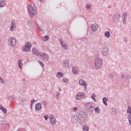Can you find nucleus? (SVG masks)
<instances>
[{
    "mask_svg": "<svg viewBox=\"0 0 131 131\" xmlns=\"http://www.w3.org/2000/svg\"><path fill=\"white\" fill-rule=\"evenodd\" d=\"M28 10L29 14L31 17H34L35 14H36V7L34 3H31L30 5L28 6Z\"/></svg>",
    "mask_w": 131,
    "mask_h": 131,
    "instance_id": "obj_1",
    "label": "nucleus"
},
{
    "mask_svg": "<svg viewBox=\"0 0 131 131\" xmlns=\"http://www.w3.org/2000/svg\"><path fill=\"white\" fill-rule=\"evenodd\" d=\"M32 45L30 41L25 42V45L23 48V51L26 52V53H29L30 52V49H31Z\"/></svg>",
    "mask_w": 131,
    "mask_h": 131,
    "instance_id": "obj_2",
    "label": "nucleus"
},
{
    "mask_svg": "<svg viewBox=\"0 0 131 131\" xmlns=\"http://www.w3.org/2000/svg\"><path fill=\"white\" fill-rule=\"evenodd\" d=\"M102 65H103V61H102V60L100 58H97L95 59V66L97 69L98 70L101 69Z\"/></svg>",
    "mask_w": 131,
    "mask_h": 131,
    "instance_id": "obj_3",
    "label": "nucleus"
},
{
    "mask_svg": "<svg viewBox=\"0 0 131 131\" xmlns=\"http://www.w3.org/2000/svg\"><path fill=\"white\" fill-rule=\"evenodd\" d=\"M8 43L11 47H15L17 43L16 38L14 37H10L8 39Z\"/></svg>",
    "mask_w": 131,
    "mask_h": 131,
    "instance_id": "obj_4",
    "label": "nucleus"
},
{
    "mask_svg": "<svg viewBox=\"0 0 131 131\" xmlns=\"http://www.w3.org/2000/svg\"><path fill=\"white\" fill-rule=\"evenodd\" d=\"M91 104H92V102L86 103V106H85V108L86 110H87V111L92 113L94 112V110H95V108L93 107V105H91Z\"/></svg>",
    "mask_w": 131,
    "mask_h": 131,
    "instance_id": "obj_5",
    "label": "nucleus"
},
{
    "mask_svg": "<svg viewBox=\"0 0 131 131\" xmlns=\"http://www.w3.org/2000/svg\"><path fill=\"white\" fill-rule=\"evenodd\" d=\"M49 119L50 120V124L51 125H55L57 122V120H56V118L54 117L53 115H50L49 116Z\"/></svg>",
    "mask_w": 131,
    "mask_h": 131,
    "instance_id": "obj_6",
    "label": "nucleus"
},
{
    "mask_svg": "<svg viewBox=\"0 0 131 131\" xmlns=\"http://www.w3.org/2000/svg\"><path fill=\"white\" fill-rule=\"evenodd\" d=\"M40 56V57H42L43 62H47V61L49 60V55L46 53H41Z\"/></svg>",
    "mask_w": 131,
    "mask_h": 131,
    "instance_id": "obj_7",
    "label": "nucleus"
},
{
    "mask_svg": "<svg viewBox=\"0 0 131 131\" xmlns=\"http://www.w3.org/2000/svg\"><path fill=\"white\" fill-rule=\"evenodd\" d=\"M102 54L103 56H108L109 55V49L107 47H105L102 49Z\"/></svg>",
    "mask_w": 131,
    "mask_h": 131,
    "instance_id": "obj_8",
    "label": "nucleus"
},
{
    "mask_svg": "<svg viewBox=\"0 0 131 131\" xmlns=\"http://www.w3.org/2000/svg\"><path fill=\"white\" fill-rule=\"evenodd\" d=\"M79 85L84 86V89H86V88L88 86V84L86 83V82H85L84 80H83L82 79L79 80Z\"/></svg>",
    "mask_w": 131,
    "mask_h": 131,
    "instance_id": "obj_9",
    "label": "nucleus"
},
{
    "mask_svg": "<svg viewBox=\"0 0 131 131\" xmlns=\"http://www.w3.org/2000/svg\"><path fill=\"white\" fill-rule=\"evenodd\" d=\"M42 106L41 103H37L35 105V108L36 111H40L41 110Z\"/></svg>",
    "mask_w": 131,
    "mask_h": 131,
    "instance_id": "obj_10",
    "label": "nucleus"
},
{
    "mask_svg": "<svg viewBox=\"0 0 131 131\" xmlns=\"http://www.w3.org/2000/svg\"><path fill=\"white\" fill-rule=\"evenodd\" d=\"M32 52L33 55H35L36 56H40V54H41V52H38V51L36 49H33Z\"/></svg>",
    "mask_w": 131,
    "mask_h": 131,
    "instance_id": "obj_11",
    "label": "nucleus"
},
{
    "mask_svg": "<svg viewBox=\"0 0 131 131\" xmlns=\"http://www.w3.org/2000/svg\"><path fill=\"white\" fill-rule=\"evenodd\" d=\"M98 27H99L98 26V25H97V24H92L91 25V29L94 32L97 31V30H98Z\"/></svg>",
    "mask_w": 131,
    "mask_h": 131,
    "instance_id": "obj_12",
    "label": "nucleus"
},
{
    "mask_svg": "<svg viewBox=\"0 0 131 131\" xmlns=\"http://www.w3.org/2000/svg\"><path fill=\"white\" fill-rule=\"evenodd\" d=\"M59 41L60 42V45H61V47H62V48L64 49V50H68V46H67V45H66L65 44V43H64L63 42V40L62 39H59Z\"/></svg>",
    "mask_w": 131,
    "mask_h": 131,
    "instance_id": "obj_13",
    "label": "nucleus"
},
{
    "mask_svg": "<svg viewBox=\"0 0 131 131\" xmlns=\"http://www.w3.org/2000/svg\"><path fill=\"white\" fill-rule=\"evenodd\" d=\"M82 114H83L82 111H80L77 114L76 116L78 117L79 120H81L82 118H83V116L82 115Z\"/></svg>",
    "mask_w": 131,
    "mask_h": 131,
    "instance_id": "obj_14",
    "label": "nucleus"
},
{
    "mask_svg": "<svg viewBox=\"0 0 131 131\" xmlns=\"http://www.w3.org/2000/svg\"><path fill=\"white\" fill-rule=\"evenodd\" d=\"M82 97H84V94L82 93H78L76 96V99L77 100H80Z\"/></svg>",
    "mask_w": 131,
    "mask_h": 131,
    "instance_id": "obj_15",
    "label": "nucleus"
},
{
    "mask_svg": "<svg viewBox=\"0 0 131 131\" xmlns=\"http://www.w3.org/2000/svg\"><path fill=\"white\" fill-rule=\"evenodd\" d=\"M16 26V25L15 24V22L11 21V27H10V30L11 31H14V29L15 28Z\"/></svg>",
    "mask_w": 131,
    "mask_h": 131,
    "instance_id": "obj_16",
    "label": "nucleus"
},
{
    "mask_svg": "<svg viewBox=\"0 0 131 131\" xmlns=\"http://www.w3.org/2000/svg\"><path fill=\"white\" fill-rule=\"evenodd\" d=\"M7 5V2L5 0H1L0 1V8H3Z\"/></svg>",
    "mask_w": 131,
    "mask_h": 131,
    "instance_id": "obj_17",
    "label": "nucleus"
},
{
    "mask_svg": "<svg viewBox=\"0 0 131 131\" xmlns=\"http://www.w3.org/2000/svg\"><path fill=\"white\" fill-rule=\"evenodd\" d=\"M0 110H1L4 114H7V108H5L2 105H0Z\"/></svg>",
    "mask_w": 131,
    "mask_h": 131,
    "instance_id": "obj_18",
    "label": "nucleus"
},
{
    "mask_svg": "<svg viewBox=\"0 0 131 131\" xmlns=\"http://www.w3.org/2000/svg\"><path fill=\"white\" fill-rule=\"evenodd\" d=\"M18 67L21 69L22 68V65H23V60L22 59H19L18 61Z\"/></svg>",
    "mask_w": 131,
    "mask_h": 131,
    "instance_id": "obj_19",
    "label": "nucleus"
},
{
    "mask_svg": "<svg viewBox=\"0 0 131 131\" xmlns=\"http://www.w3.org/2000/svg\"><path fill=\"white\" fill-rule=\"evenodd\" d=\"M56 76L58 78H60V77H63L64 76V74L61 72H58L56 74Z\"/></svg>",
    "mask_w": 131,
    "mask_h": 131,
    "instance_id": "obj_20",
    "label": "nucleus"
},
{
    "mask_svg": "<svg viewBox=\"0 0 131 131\" xmlns=\"http://www.w3.org/2000/svg\"><path fill=\"white\" fill-rule=\"evenodd\" d=\"M69 62V61L68 60H66L63 61L62 64L64 67H68V66L69 65V63H68Z\"/></svg>",
    "mask_w": 131,
    "mask_h": 131,
    "instance_id": "obj_21",
    "label": "nucleus"
},
{
    "mask_svg": "<svg viewBox=\"0 0 131 131\" xmlns=\"http://www.w3.org/2000/svg\"><path fill=\"white\" fill-rule=\"evenodd\" d=\"M112 19H113V22L115 24L117 23V22H118V21H119L120 18L113 16Z\"/></svg>",
    "mask_w": 131,
    "mask_h": 131,
    "instance_id": "obj_22",
    "label": "nucleus"
},
{
    "mask_svg": "<svg viewBox=\"0 0 131 131\" xmlns=\"http://www.w3.org/2000/svg\"><path fill=\"white\" fill-rule=\"evenodd\" d=\"M95 113L96 114H100V113H101V110H100L99 107L97 106L96 107H95Z\"/></svg>",
    "mask_w": 131,
    "mask_h": 131,
    "instance_id": "obj_23",
    "label": "nucleus"
},
{
    "mask_svg": "<svg viewBox=\"0 0 131 131\" xmlns=\"http://www.w3.org/2000/svg\"><path fill=\"white\" fill-rule=\"evenodd\" d=\"M42 38L43 41H48L50 38V37L49 36L45 35L43 36Z\"/></svg>",
    "mask_w": 131,
    "mask_h": 131,
    "instance_id": "obj_24",
    "label": "nucleus"
},
{
    "mask_svg": "<svg viewBox=\"0 0 131 131\" xmlns=\"http://www.w3.org/2000/svg\"><path fill=\"white\" fill-rule=\"evenodd\" d=\"M103 103L104 105H105V106H107V101H108V99L106 97H103L102 98Z\"/></svg>",
    "mask_w": 131,
    "mask_h": 131,
    "instance_id": "obj_25",
    "label": "nucleus"
},
{
    "mask_svg": "<svg viewBox=\"0 0 131 131\" xmlns=\"http://www.w3.org/2000/svg\"><path fill=\"white\" fill-rule=\"evenodd\" d=\"M104 35L105 37L107 38H109L110 37V32L109 31H106L104 33Z\"/></svg>",
    "mask_w": 131,
    "mask_h": 131,
    "instance_id": "obj_26",
    "label": "nucleus"
},
{
    "mask_svg": "<svg viewBox=\"0 0 131 131\" xmlns=\"http://www.w3.org/2000/svg\"><path fill=\"white\" fill-rule=\"evenodd\" d=\"M72 72L74 74H77V71H76V67H73L72 68Z\"/></svg>",
    "mask_w": 131,
    "mask_h": 131,
    "instance_id": "obj_27",
    "label": "nucleus"
},
{
    "mask_svg": "<svg viewBox=\"0 0 131 131\" xmlns=\"http://www.w3.org/2000/svg\"><path fill=\"white\" fill-rule=\"evenodd\" d=\"M114 17L120 19V14H119L118 12H116L114 15Z\"/></svg>",
    "mask_w": 131,
    "mask_h": 131,
    "instance_id": "obj_28",
    "label": "nucleus"
},
{
    "mask_svg": "<svg viewBox=\"0 0 131 131\" xmlns=\"http://www.w3.org/2000/svg\"><path fill=\"white\" fill-rule=\"evenodd\" d=\"M83 131H88L89 130V126L87 125H85L83 127Z\"/></svg>",
    "mask_w": 131,
    "mask_h": 131,
    "instance_id": "obj_29",
    "label": "nucleus"
},
{
    "mask_svg": "<svg viewBox=\"0 0 131 131\" xmlns=\"http://www.w3.org/2000/svg\"><path fill=\"white\" fill-rule=\"evenodd\" d=\"M41 105H42L43 106H45L46 107V105H47V101L46 100H42L41 103Z\"/></svg>",
    "mask_w": 131,
    "mask_h": 131,
    "instance_id": "obj_30",
    "label": "nucleus"
},
{
    "mask_svg": "<svg viewBox=\"0 0 131 131\" xmlns=\"http://www.w3.org/2000/svg\"><path fill=\"white\" fill-rule=\"evenodd\" d=\"M127 113H128L129 114H131V107L130 106H128L127 110Z\"/></svg>",
    "mask_w": 131,
    "mask_h": 131,
    "instance_id": "obj_31",
    "label": "nucleus"
},
{
    "mask_svg": "<svg viewBox=\"0 0 131 131\" xmlns=\"http://www.w3.org/2000/svg\"><path fill=\"white\" fill-rule=\"evenodd\" d=\"M83 117H84V119L85 120L86 118H88V114L84 112L83 114H82Z\"/></svg>",
    "mask_w": 131,
    "mask_h": 131,
    "instance_id": "obj_32",
    "label": "nucleus"
},
{
    "mask_svg": "<svg viewBox=\"0 0 131 131\" xmlns=\"http://www.w3.org/2000/svg\"><path fill=\"white\" fill-rule=\"evenodd\" d=\"M7 99L9 101H10V102H12V101L13 100V96H8Z\"/></svg>",
    "mask_w": 131,
    "mask_h": 131,
    "instance_id": "obj_33",
    "label": "nucleus"
},
{
    "mask_svg": "<svg viewBox=\"0 0 131 131\" xmlns=\"http://www.w3.org/2000/svg\"><path fill=\"white\" fill-rule=\"evenodd\" d=\"M95 97H96V95L95 93H93L91 96V99H93V100L96 102V98H95Z\"/></svg>",
    "mask_w": 131,
    "mask_h": 131,
    "instance_id": "obj_34",
    "label": "nucleus"
},
{
    "mask_svg": "<svg viewBox=\"0 0 131 131\" xmlns=\"http://www.w3.org/2000/svg\"><path fill=\"white\" fill-rule=\"evenodd\" d=\"M38 64H39L40 65L41 67H42V68H43V67H45V65L43 64V63L42 61H38Z\"/></svg>",
    "mask_w": 131,
    "mask_h": 131,
    "instance_id": "obj_35",
    "label": "nucleus"
},
{
    "mask_svg": "<svg viewBox=\"0 0 131 131\" xmlns=\"http://www.w3.org/2000/svg\"><path fill=\"white\" fill-rule=\"evenodd\" d=\"M110 77L113 79H114V78H115V76L114 75V74H113V73H112L110 74Z\"/></svg>",
    "mask_w": 131,
    "mask_h": 131,
    "instance_id": "obj_36",
    "label": "nucleus"
},
{
    "mask_svg": "<svg viewBox=\"0 0 131 131\" xmlns=\"http://www.w3.org/2000/svg\"><path fill=\"white\" fill-rule=\"evenodd\" d=\"M27 25L30 27H31V25H32V24L31 23V21L30 20H28L27 21Z\"/></svg>",
    "mask_w": 131,
    "mask_h": 131,
    "instance_id": "obj_37",
    "label": "nucleus"
},
{
    "mask_svg": "<svg viewBox=\"0 0 131 131\" xmlns=\"http://www.w3.org/2000/svg\"><path fill=\"white\" fill-rule=\"evenodd\" d=\"M127 118L128 119L129 123H130V120H131V115L129 114L127 116Z\"/></svg>",
    "mask_w": 131,
    "mask_h": 131,
    "instance_id": "obj_38",
    "label": "nucleus"
},
{
    "mask_svg": "<svg viewBox=\"0 0 131 131\" xmlns=\"http://www.w3.org/2000/svg\"><path fill=\"white\" fill-rule=\"evenodd\" d=\"M123 41L124 42H125V43H127V39L126 38V37H123Z\"/></svg>",
    "mask_w": 131,
    "mask_h": 131,
    "instance_id": "obj_39",
    "label": "nucleus"
},
{
    "mask_svg": "<svg viewBox=\"0 0 131 131\" xmlns=\"http://www.w3.org/2000/svg\"><path fill=\"white\" fill-rule=\"evenodd\" d=\"M113 110H114V111H113L112 112V114H116V113H117L116 112V110L114 108H113Z\"/></svg>",
    "mask_w": 131,
    "mask_h": 131,
    "instance_id": "obj_40",
    "label": "nucleus"
},
{
    "mask_svg": "<svg viewBox=\"0 0 131 131\" xmlns=\"http://www.w3.org/2000/svg\"><path fill=\"white\" fill-rule=\"evenodd\" d=\"M0 82H1V83H5V81L4 80V79H3V78H2V77H0Z\"/></svg>",
    "mask_w": 131,
    "mask_h": 131,
    "instance_id": "obj_41",
    "label": "nucleus"
},
{
    "mask_svg": "<svg viewBox=\"0 0 131 131\" xmlns=\"http://www.w3.org/2000/svg\"><path fill=\"white\" fill-rule=\"evenodd\" d=\"M34 99H33V100L31 101V107H32V104H34Z\"/></svg>",
    "mask_w": 131,
    "mask_h": 131,
    "instance_id": "obj_42",
    "label": "nucleus"
},
{
    "mask_svg": "<svg viewBox=\"0 0 131 131\" xmlns=\"http://www.w3.org/2000/svg\"><path fill=\"white\" fill-rule=\"evenodd\" d=\"M44 118H45V120H47V121H48V118H49V116L48 115H46L44 116Z\"/></svg>",
    "mask_w": 131,
    "mask_h": 131,
    "instance_id": "obj_43",
    "label": "nucleus"
},
{
    "mask_svg": "<svg viewBox=\"0 0 131 131\" xmlns=\"http://www.w3.org/2000/svg\"><path fill=\"white\" fill-rule=\"evenodd\" d=\"M127 16V13H124L123 15H122V17L123 18H125Z\"/></svg>",
    "mask_w": 131,
    "mask_h": 131,
    "instance_id": "obj_44",
    "label": "nucleus"
},
{
    "mask_svg": "<svg viewBox=\"0 0 131 131\" xmlns=\"http://www.w3.org/2000/svg\"><path fill=\"white\" fill-rule=\"evenodd\" d=\"M24 102H26V99H22L21 100H20V103H24Z\"/></svg>",
    "mask_w": 131,
    "mask_h": 131,
    "instance_id": "obj_45",
    "label": "nucleus"
},
{
    "mask_svg": "<svg viewBox=\"0 0 131 131\" xmlns=\"http://www.w3.org/2000/svg\"><path fill=\"white\" fill-rule=\"evenodd\" d=\"M73 110H74V111H75V112H76V111H77V107H76V106L74 107Z\"/></svg>",
    "mask_w": 131,
    "mask_h": 131,
    "instance_id": "obj_46",
    "label": "nucleus"
},
{
    "mask_svg": "<svg viewBox=\"0 0 131 131\" xmlns=\"http://www.w3.org/2000/svg\"><path fill=\"white\" fill-rule=\"evenodd\" d=\"M123 23L124 25L126 24V19L123 18Z\"/></svg>",
    "mask_w": 131,
    "mask_h": 131,
    "instance_id": "obj_47",
    "label": "nucleus"
},
{
    "mask_svg": "<svg viewBox=\"0 0 131 131\" xmlns=\"http://www.w3.org/2000/svg\"><path fill=\"white\" fill-rule=\"evenodd\" d=\"M86 8V9H90L91 8V5H87Z\"/></svg>",
    "mask_w": 131,
    "mask_h": 131,
    "instance_id": "obj_48",
    "label": "nucleus"
},
{
    "mask_svg": "<svg viewBox=\"0 0 131 131\" xmlns=\"http://www.w3.org/2000/svg\"><path fill=\"white\" fill-rule=\"evenodd\" d=\"M35 24H36L37 27H38V28L39 29V30L41 31V30H40V28H39V27H38V25H37V24H36V23Z\"/></svg>",
    "mask_w": 131,
    "mask_h": 131,
    "instance_id": "obj_49",
    "label": "nucleus"
},
{
    "mask_svg": "<svg viewBox=\"0 0 131 131\" xmlns=\"http://www.w3.org/2000/svg\"><path fill=\"white\" fill-rule=\"evenodd\" d=\"M66 80H67V79H66L65 78H63V82H66Z\"/></svg>",
    "mask_w": 131,
    "mask_h": 131,
    "instance_id": "obj_50",
    "label": "nucleus"
},
{
    "mask_svg": "<svg viewBox=\"0 0 131 131\" xmlns=\"http://www.w3.org/2000/svg\"><path fill=\"white\" fill-rule=\"evenodd\" d=\"M59 95H60V93H59V92H56V96L58 97V96H59Z\"/></svg>",
    "mask_w": 131,
    "mask_h": 131,
    "instance_id": "obj_51",
    "label": "nucleus"
},
{
    "mask_svg": "<svg viewBox=\"0 0 131 131\" xmlns=\"http://www.w3.org/2000/svg\"><path fill=\"white\" fill-rule=\"evenodd\" d=\"M121 78H124V75H122L121 76Z\"/></svg>",
    "mask_w": 131,
    "mask_h": 131,
    "instance_id": "obj_52",
    "label": "nucleus"
},
{
    "mask_svg": "<svg viewBox=\"0 0 131 131\" xmlns=\"http://www.w3.org/2000/svg\"><path fill=\"white\" fill-rule=\"evenodd\" d=\"M39 2H40V3H43V0H39Z\"/></svg>",
    "mask_w": 131,
    "mask_h": 131,
    "instance_id": "obj_53",
    "label": "nucleus"
},
{
    "mask_svg": "<svg viewBox=\"0 0 131 131\" xmlns=\"http://www.w3.org/2000/svg\"><path fill=\"white\" fill-rule=\"evenodd\" d=\"M74 117H75V115H74L73 116V118H74Z\"/></svg>",
    "mask_w": 131,
    "mask_h": 131,
    "instance_id": "obj_54",
    "label": "nucleus"
},
{
    "mask_svg": "<svg viewBox=\"0 0 131 131\" xmlns=\"http://www.w3.org/2000/svg\"><path fill=\"white\" fill-rule=\"evenodd\" d=\"M59 91H61V88H59Z\"/></svg>",
    "mask_w": 131,
    "mask_h": 131,
    "instance_id": "obj_55",
    "label": "nucleus"
},
{
    "mask_svg": "<svg viewBox=\"0 0 131 131\" xmlns=\"http://www.w3.org/2000/svg\"><path fill=\"white\" fill-rule=\"evenodd\" d=\"M130 124L131 125V120H130Z\"/></svg>",
    "mask_w": 131,
    "mask_h": 131,
    "instance_id": "obj_56",
    "label": "nucleus"
},
{
    "mask_svg": "<svg viewBox=\"0 0 131 131\" xmlns=\"http://www.w3.org/2000/svg\"><path fill=\"white\" fill-rule=\"evenodd\" d=\"M92 108H90V110H91Z\"/></svg>",
    "mask_w": 131,
    "mask_h": 131,
    "instance_id": "obj_57",
    "label": "nucleus"
},
{
    "mask_svg": "<svg viewBox=\"0 0 131 131\" xmlns=\"http://www.w3.org/2000/svg\"><path fill=\"white\" fill-rule=\"evenodd\" d=\"M0 41H1V39H0Z\"/></svg>",
    "mask_w": 131,
    "mask_h": 131,
    "instance_id": "obj_58",
    "label": "nucleus"
},
{
    "mask_svg": "<svg viewBox=\"0 0 131 131\" xmlns=\"http://www.w3.org/2000/svg\"><path fill=\"white\" fill-rule=\"evenodd\" d=\"M103 1H105V0H103Z\"/></svg>",
    "mask_w": 131,
    "mask_h": 131,
    "instance_id": "obj_59",
    "label": "nucleus"
}]
</instances>
